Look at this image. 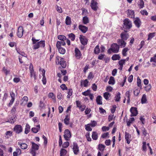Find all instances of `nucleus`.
Here are the masks:
<instances>
[{"label": "nucleus", "instance_id": "nucleus-2", "mask_svg": "<svg viewBox=\"0 0 156 156\" xmlns=\"http://www.w3.org/2000/svg\"><path fill=\"white\" fill-rule=\"evenodd\" d=\"M123 28L124 29L129 30L132 27V23L129 19H126L123 20Z\"/></svg>", "mask_w": 156, "mask_h": 156}, {"label": "nucleus", "instance_id": "nucleus-6", "mask_svg": "<svg viewBox=\"0 0 156 156\" xmlns=\"http://www.w3.org/2000/svg\"><path fill=\"white\" fill-rule=\"evenodd\" d=\"M90 6L91 9L94 11H96L98 8V3L96 1L92 0L90 3Z\"/></svg>", "mask_w": 156, "mask_h": 156}, {"label": "nucleus", "instance_id": "nucleus-62", "mask_svg": "<svg viewBox=\"0 0 156 156\" xmlns=\"http://www.w3.org/2000/svg\"><path fill=\"white\" fill-rule=\"evenodd\" d=\"M62 58L61 57L57 56L56 58V62L57 64L58 65L60 63V58Z\"/></svg>", "mask_w": 156, "mask_h": 156}, {"label": "nucleus", "instance_id": "nucleus-47", "mask_svg": "<svg viewBox=\"0 0 156 156\" xmlns=\"http://www.w3.org/2000/svg\"><path fill=\"white\" fill-rule=\"evenodd\" d=\"M16 120L15 117L14 116L12 117L11 118L7 121V122H8L11 123H14Z\"/></svg>", "mask_w": 156, "mask_h": 156}, {"label": "nucleus", "instance_id": "nucleus-10", "mask_svg": "<svg viewBox=\"0 0 156 156\" xmlns=\"http://www.w3.org/2000/svg\"><path fill=\"white\" fill-rule=\"evenodd\" d=\"M133 20L134 23L136 26L138 28H139L141 23V22L140 19L139 18L136 17L134 18Z\"/></svg>", "mask_w": 156, "mask_h": 156}, {"label": "nucleus", "instance_id": "nucleus-3", "mask_svg": "<svg viewBox=\"0 0 156 156\" xmlns=\"http://www.w3.org/2000/svg\"><path fill=\"white\" fill-rule=\"evenodd\" d=\"M32 147L30 150V153L32 156H35L36 155V151L39 149V146L38 145L33 142H32Z\"/></svg>", "mask_w": 156, "mask_h": 156}, {"label": "nucleus", "instance_id": "nucleus-19", "mask_svg": "<svg viewBox=\"0 0 156 156\" xmlns=\"http://www.w3.org/2000/svg\"><path fill=\"white\" fill-rule=\"evenodd\" d=\"M132 90H130L128 91H127L125 93V95L126 98H127V102L128 103H129L130 102V93H132Z\"/></svg>", "mask_w": 156, "mask_h": 156}, {"label": "nucleus", "instance_id": "nucleus-60", "mask_svg": "<svg viewBox=\"0 0 156 156\" xmlns=\"http://www.w3.org/2000/svg\"><path fill=\"white\" fill-rule=\"evenodd\" d=\"M89 124L91 127H94L97 125V122L96 121H92Z\"/></svg>", "mask_w": 156, "mask_h": 156}, {"label": "nucleus", "instance_id": "nucleus-51", "mask_svg": "<svg viewBox=\"0 0 156 156\" xmlns=\"http://www.w3.org/2000/svg\"><path fill=\"white\" fill-rule=\"evenodd\" d=\"M140 92V90L138 89H136L134 90L133 92L134 95L137 96L138 95Z\"/></svg>", "mask_w": 156, "mask_h": 156}, {"label": "nucleus", "instance_id": "nucleus-8", "mask_svg": "<svg viewBox=\"0 0 156 156\" xmlns=\"http://www.w3.org/2000/svg\"><path fill=\"white\" fill-rule=\"evenodd\" d=\"M71 134L70 131L68 129H66L64 131V137L65 139L67 141L69 140L71 137Z\"/></svg>", "mask_w": 156, "mask_h": 156}, {"label": "nucleus", "instance_id": "nucleus-36", "mask_svg": "<svg viewBox=\"0 0 156 156\" xmlns=\"http://www.w3.org/2000/svg\"><path fill=\"white\" fill-rule=\"evenodd\" d=\"M121 94L119 92H118L115 95V101H119L120 99Z\"/></svg>", "mask_w": 156, "mask_h": 156}, {"label": "nucleus", "instance_id": "nucleus-4", "mask_svg": "<svg viewBox=\"0 0 156 156\" xmlns=\"http://www.w3.org/2000/svg\"><path fill=\"white\" fill-rule=\"evenodd\" d=\"M119 45L116 43H113L111 46V49L114 53H117L119 52Z\"/></svg>", "mask_w": 156, "mask_h": 156}, {"label": "nucleus", "instance_id": "nucleus-56", "mask_svg": "<svg viewBox=\"0 0 156 156\" xmlns=\"http://www.w3.org/2000/svg\"><path fill=\"white\" fill-rule=\"evenodd\" d=\"M105 56V54H101L98 57V59L99 60H103Z\"/></svg>", "mask_w": 156, "mask_h": 156}, {"label": "nucleus", "instance_id": "nucleus-24", "mask_svg": "<svg viewBox=\"0 0 156 156\" xmlns=\"http://www.w3.org/2000/svg\"><path fill=\"white\" fill-rule=\"evenodd\" d=\"M66 45V43L64 41H58L57 42L56 47H61V45L65 46Z\"/></svg>", "mask_w": 156, "mask_h": 156}, {"label": "nucleus", "instance_id": "nucleus-49", "mask_svg": "<svg viewBox=\"0 0 156 156\" xmlns=\"http://www.w3.org/2000/svg\"><path fill=\"white\" fill-rule=\"evenodd\" d=\"M126 61V59H122L118 63L119 66H123V65L125 64Z\"/></svg>", "mask_w": 156, "mask_h": 156}, {"label": "nucleus", "instance_id": "nucleus-44", "mask_svg": "<svg viewBox=\"0 0 156 156\" xmlns=\"http://www.w3.org/2000/svg\"><path fill=\"white\" fill-rule=\"evenodd\" d=\"M83 22L84 24H87L89 22V20L88 18L86 16H84L83 19Z\"/></svg>", "mask_w": 156, "mask_h": 156}, {"label": "nucleus", "instance_id": "nucleus-59", "mask_svg": "<svg viewBox=\"0 0 156 156\" xmlns=\"http://www.w3.org/2000/svg\"><path fill=\"white\" fill-rule=\"evenodd\" d=\"M90 133H87L86 135L87 140L88 141H91L92 140L90 136Z\"/></svg>", "mask_w": 156, "mask_h": 156}, {"label": "nucleus", "instance_id": "nucleus-25", "mask_svg": "<svg viewBox=\"0 0 156 156\" xmlns=\"http://www.w3.org/2000/svg\"><path fill=\"white\" fill-rule=\"evenodd\" d=\"M121 37L122 40L126 41L128 38V35L126 33H122L121 34Z\"/></svg>", "mask_w": 156, "mask_h": 156}, {"label": "nucleus", "instance_id": "nucleus-17", "mask_svg": "<svg viewBox=\"0 0 156 156\" xmlns=\"http://www.w3.org/2000/svg\"><path fill=\"white\" fill-rule=\"evenodd\" d=\"M117 42L121 47H124L126 44V43L124 40L122 39H118L117 40Z\"/></svg>", "mask_w": 156, "mask_h": 156}, {"label": "nucleus", "instance_id": "nucleus-45", "mask_svg": "<svg viewBox=\"0 0 156 156\" xmlns=\"http://www.w3.org/2000/svg\"><path fill=\"white\" fill-rule=\"evenodd\" d=\"M58 38L59 40L62 41H65L66 38V36L63 35H59L58 36Z\"/></svg>", "mask_w": 156, "mask_h": 156}, {"label": "nucleus", "instance_id": "nucleus-9", "mask_svg": "<svg viewBox=\"0 0 156 156\" xmlns=\"http://www.w3.org/2000/svg\"><path fill=\"white\" fill-rule=\"evenodd\" d=\"M14 130L16 133H19L22 131L23 129L20 125H17L15 126Z\"/></svg>", "mask_w": 156, "mask_h": 156}, {"label": "nucleus", "instance_id": "nucleus-11", "mask_svg": "<svg viewBox=\"0 0 156 156\" xmlns=\"http://www.w3.org/2000/svg\"><path fill=\"white\" fill-rule=\"evenodd\" d=\"M75 56L77 59H80L81 56L82 54L80 50L77 48H76L75 49Z\"/></svg>", "mask_w": 156, "mask_h": 156}, {"label": "nucleus", "instance_id": "nucleus-1", "mask_svg": "<svg viewBox=\"0 0 156 156\" xmlns=\"http://www.w3.org/2000/svg\"><path fill=\"white\" fill-rule=\"evenodd\" d=\"M31 40L33 44L32 48L34 50L38 49L40 48H44L45 46V41L44 40L39 41L40 39H36L34 37H32Z\"/></svg>", "mask_w": 156, "mask_h": 156}, {"label": "nucleus", "instance_id": "nucleus-21", "mask_svg": "<svg viewBox=\"0 0 156 156\" xmlns=\"http://www.w3.org/2000/svg\"><path fill=\"white\" fill-rule=\"evenodd\" d=\"M42 76L43 78L42 79V81L43 82V84L44 85H45L46 84V79L45 76V71L44 69H43L42 71Z\"/></svg>", "mask_w": 156, "mask_h": 156}, {"label": "nucleus", "instance_id": "nucleus-63", "mask_svg": "<svg viewBox=\"0 0 156 156\" xmlns=\"http://www.w3.org/2000/svg\"><path fill=\"white\" fill-rule=\"evenodd\" d=\"M60 87L62 90H67V88L64 84L61 85Z\"/></svg>", "mask_w": 156, "mask_h": 156}, {"label": "nucleus", "instance_id": "nucleus-61", "mask_svg": "<svg viewBox=\"0 0 156 156\" xmlns=\"http://www.w3.org/2000/svg\"><path fill=\"white\" fill-rule=\"evenodd\" d=\"M69 145V143L68 142L66 141L62 145V147L64 148H67Z\"/></svg>", "mask_w": 156, "mask_h": 156}, {"label": "nucleus", "instance_id": "nucleus-28", "mask_svg": "<svg viewBox=\"0 0 156 156\" xmlns=\"http://www.w3.org/2000/svg\"><path fill=\"white\" fill-rule=\"evenodd\" d=\"M40 129V125H38L36 126V127L32 128L31 130L33 131V133H36Z\"/></svg>", "mask_w": 156, "mask_h": 156}, {"label": "nucleus", "instance_id": "nucleus-41", "mask_svg": "<svg viewBox=\"0 0 156 156\" xmlns=\"http://www.w3.org/2000/svg\"><path fill=\"white\" fill-rule=\"evenodd\" d=\"M139 8L141 9L144 6V2L143 0H140V2L138 4Z\"/></svg>", "mask_w": 156, "mask_h": 156}, {"label": "nucleus", "instance_id": "nucleus-20", "mask_svg": "<svg viewBox=\"0 0 156 156\" xmlns=\"http://www.w3.org/2000/svg\"><path fill=\"white\" fill-rule=\"evenodd\" d=\"M60 63H59V64H60L62 68H65L66 66V63L64 58H60Z\"/></svg>", "mask_w": 156, "mask_h": 156}, {"label": "nucleus", "instance_id": "nucleus-54", "mask_svg": "<svg viewBox=\"0 0 156 156\" xmlns=\"http://www.w3.org/2000/svg\"><path fill=\"white\" fill-rule=\"evenodd\" d=\"M140 13L143 15L147 16L148 15V12L146 10H141L140 12Z\"/></svg>", "mask_w": 156, "mask_h": 156}, {"label": "nucleus", "instance_id": "nucleus-15", "mask_svg": "<svg viewBox=\"0 0 156 156\" xmlns=\"http://www.w3.org/2000/svg\"><path fill=\"white\" fill-rule=\"evenodd\" d=\"M131 137V135L128 133L126 132H125V138L126 140V143L128 144H129L131 140L130 138Z\"/></svg>", "mask_w": 156, "mask_h": 156}, {"label": "nucleus", "instance_id": "nucleus-53", "mask_svg": "<svg viewBox=\"0 0 156 156\" xmlns=\"http://www.w3.org/2000/svg\"><path fill=\"white\" fill-rule=\"evenodd\" d=\"M30 76L31 77H33L34 79H36V75L35 73L34 72V70L30 71Z\"/></svg>", "mask_w": 156, "mask_h": 156}, {"label": "nucleus", "instance_id": "nucleus-42", "mask_svg": "<svg viewBox=\"0 0 156 156\" xmlns=\"http://www.w3.org/2000/svg\"><path fill=\"white\" fill-rule=\"evenodd\" d=\"M129 49L128 48H124L122 51V55L123 56H126L127 55L126 52L129 50Z\"/></svg>", "mask_w": 156, "mask_h": 156}, {"label": "nucleus", "instance_id": "nucleus-16", "mask_svg": "<svg viewBox=\"0 0 156 156\" xmlns=\"http://www.w3.org/2000/svg\"><path fill=\"white\" fill-rule=\"evenodd\" d=\"M127 11L128 16L131 18H134L135 16L134 11L131 9H128Z\"/></svg>", "mask_w": 156, "mask_h": 156}, {"label": "nucleus", "instance_id": "nucleus-57", "mask_svg": "<svg viewBox=\"0 0 156 156\" xmlns=\"http://www.w3.org/2000/svg\"><path fill=\"white\" fill-rule=\"evenodd\" d=\"M151 84H149L145 87V90L147 92L149 91L151 89Z\"/></svg>", "mask_w": 156, "mask_h": 156}, {"label": "nucleus", "instance_id": "nucleus-31", "mask_svg": "<svg viewBox=\"0 0 156 156\" xmlns=\"http://www.w3.org/2000/svg\"><path fill=\"white\" fill-rule=\"evenodd\" d=\"M18 144L20 146L21 149H25L27 148V145L25 143L22 144L19 142H18Z\"/></svg>", "mask_w": 156, "mask_h": 156}, {"label": "nucleus", "instance_id": "nucleus-12", "mask_svg": "<svg viewBox=\"0 0 156 156\" xmlns=\"http://www.w3.org/2000/svg\"><path fill=\"white\" fill-rule=\"evenodd\" d=\"M23 27L21 26L19 27L17 32V36L18 37L21 38L23 36Z\"/></svg>", "mask_w": 156, "mask_h": 156}, {"label": "nucleus", "instance_id": "nucleus-18", "mask_svg": "<svg viewBox=\"0 0 156 156\" xmlns=\"http://www.w3.org/2000/svg\"><path fill=\"white\" fill-rule=\"evenodd\" d=\"M79 29L83 33H85L88 30V28L83 25H80L79 26Z\"/></svg>", "mask_w": 156, "mask_h": 156}, {"label": "nucleus", "instance_id": "nucleus-48", "mask_svg": "<svg viewBox=\"0 0 156 156\" xmlns=\"http://www.w3.org/2000/svg\"><path fill=\"white\" fill-rule=\"evenodd\" d=\"M105 146L102 144H99L98 145V149L101 151H103L105 149Z\"/></svg>", "mask_w": 156, "mask_h": 156}, {"label": "nucleus", "instance_id": "nucleus-13", "mask_svg": "<svg viewBox=\"0 0 156 156\" xmlns=\"http://www.w3.org/2000/svg\"><path fill=\"white\" fill-rule=\"evenodd\" d=\"M130 112L131 113L130 115L131 117L135 116L137 114V111L136 108L132 107L130 109Z\"/></svg>", "mask_w": 156, "mask_h": 156}, {"label": "nucleus", "instance_id": "nucleus-55", "mask_svg": "<svg viewBox=\"0 0 156 156\" xmlns=\"http://www.w3.org/2000/svg\"><path fill=\"white\" fill-rule=\"evenodd\" d=\"M141 80L139 77L137 79V85L139 87L141 88L142 87L141 84Z\"/></svg>", "mask_w": 156, "mask_h": 156}, {"label": "nucleus", "instance_id": "nucleus-58", "mask_svg": "<svg viewBox=\"0 0 156 156\" xmlns=\"http://www.w3.org/2000/svg\"><path fill=\"white\" fill-rule=\"evenodd\" d=\"M90 91L89 90H87L85 92H82V94L83 95L86 96L89 95L90 94Z\"/></svg>", "mask_w": 156, "mask_h": 156}, {"label": "nucleus", "instance_id": "nucleus-27", "mask_svg": "<svg viewBox=\"0 0 156 156\" xmlns=\"http://www.w3.org/2000/svg\"><path fill=\"white\" fill-rule=\"evenodd\" d=\"M70 117L69 115H67L66 116L65 119L64 120L65 124L66 125H68L69 124Z\"/></svg>", "mask_w": 156, "mask_h": 156}, {"label": "nucleus", "instance_id": "nucleus-33", "mask_svg": "<svg viewBox=\"0 0 156 156\" xmlns=\"http://www.w3.org/2000/svg\"><path fill=\"white\" fill-rule=\"evenodd\" d=\"M120 58V57L118 54H114L113 55L112 57V59L113 60H119Z\"/></svg>", "mask_w": 156, "mask_h": 156}, {"label": "nucleus", "instance_id": "nucleus-37", "mask_svg": "<svg viewBox=\"0 0 156 156\" xmlns=\"http://www.w3.org/2000/svg\"><path fill=\"white\" fill-rule=\"evenodd\" d=\"M109 84L113 85L115 83V80L114 78L112 76H111L108 82Z\"/></svg>", "mask_w": 156, "mask_h": 156}, {"label": "nucleus", "instance_id": "nucleus-30", "mask_svg": "<svg viewBox=\"0 0 156 156\" xmlns=\"http://www.w3.org/2000/svg\"><path fill=\"white\" fill-rule=\"evenodd\" d=\"M147 101V100L146 98V96L145 94H144L141 99V103L142 104L146 103Z\"/></svg>", "mask_w": 156, "mask_h": 156}, {"label": "nucleus", "instance_id": "nucleus-7", "mask_svg": "<svg viewBox=\"0 0 156 156\" xmlns=\"http://www.w3.org/2000/svg\"><path fill=\"white\" fill-rule=\"evenodd\" d=\"M79 39L82 45H85L87 44L88 40L85 36L83 35H80Z\"/></svg>", "mask_w": 156, "mask_h": 156}, {"label": "nucleus", "instance_id": "nucleus-23", "mask_svg": "<svg viewBox=\"0 0 156 156\" xmlns=\"http://www.w3.org/2000/svg\"><path fill=\"white\" fill-rule=\"evenodd\" d=\"M56 47L58 49V52L60 53L62 55L65 54L66 50L64 48L61 47Z\"/></svg>", "mask_w": 156, "mask_h": 156}, {"label": "nucleus", "instance_id": "nucleus-29", "mask_svg": "<svg viewBox=\"0 0 156 156\" xmlns=\"http://www.w3.org/2000/svg\"><path fill=\"white\" fill-rule=\"evenodd\" d=\"M111 94L108 92H105L103 94V96L107 100H109V98L111 96Z\"/></svg>", "mask_w": 156, "mask_h": 156}, {"label": "nucleus", "instance_id": "nucleus-35", "mask_svg": "<svg viewBox=\"0 0 156 156\" xmlns=\"http://www.w3.org/2000/svg\"><path fill=\"white\" fill-rule=\"evenodd\" d=\"M92 139L95 140H97L98 138V133L95 132H93L92 135Z\"/></svg>", "mask_w": 156, "mask_h": 156}, {"label": "nucleus", "instance_id": "nucleus-46", "mask_svg": "<svg viewBox=\"0 0 156 156\" xmlns=\"http://www.w3.org/2000/svg\"><path fill=\"white\" fill-rule=\"evenodd\" d=\"M73 93V90L72 89H69L68 90V95L67 96V98H69L70 96L72 95Z\"/></svg>", "mask_w": 156, "mask_h": 156}, {"label": "nucleus", "instance_id": "nucleus-39", "mask_svg": "<svg viewBox=\"0 0 156 156\" xmlns=\"http://www.w3.org/2000/svg\"><path fill=\"white\" fill-rule=\"evenodd\" d=\"M134 120V118H130L128 121H126L127 125L129 126L131 123H132L133 122Z\"/></svg>", "mask_w": 156, "mask_h": 156}, {"label": "nucleus", "instance_id": "nucleus-43", "mask_svg": "<svg viewBox=\"0 0 156 156\" xmlns=\"http://www.w3.org/2000/svg\"><path fill=\"white\" fill-rule=\"evenodd\" d=\"M155 33H150L148 35V38L147 40L149 41L151 40L152 38L155 36Z\"/></svg>", "mask_w": 156, "mask_h": 156}, {"label": "nucleus", "instance_id": "nucleus-26", "mask_svg": "<svg viewBox=\"0 0 156 156\" xmlns=\"http://www.w3.org/2000/svg\"><path fill=\"white\" fill-rule=\"evenodd\" d=\"M65 23L66 25H69L71 23V18L69 16H67L65 20Z\"/></svg>", "mask_w": 156, "mask_h": 156}, {"label": "nucleus", "instance_id": "nucleus-64", "mask_svg": "<svg viewBox=\"0 0 156 156\" xmlns=\"http://www.w3.org/2000/svg\"><path fill=\"white\" fill-rule=\"evenodd\" d=\"M88 83V81L87 79L84 80L83 82V84L84 87H87V86Z\"/></svg>", "mask_w": 156, "mask_h": 156}, {"label": "nucleus", "instance_id": "nucleus-32", "mask_svg": "<svg viewBox=\"0 0 156 156\" xmlns=\"http://www.w3.org/2000/svg\"><path fill=\"white\" fill-rule=\"evenodd\" d=\"M100 50L99 45H97L94 48V52L95 54L98 55L100 52Z\"/></svg>", "mask_w": 156, "mask_h": 156}, {"label": "nucleus", "instance_id": "nucleus-52", "mask_svg": "<svg viewBox=\"0 0 156 156\" xmlns=\"http://www.w3.org/2000/svg\"><path fill=\"white\" fill-rule=\"evenodd\" d=\"M48 97L50 98H51L53 100H55V97L53 93H50L49 94Z\"/></svg>", "mask_w": 156, "mask_h": 156}, {"label": "nucleus", "instance_id": "nucleus-40", "mask_svg": "<svg viewBox=\"0 0 156 156\" xmlns=\"http://www.w3.org/2000/svg\"><path fill=\"white\" fill-rule=\"evenodd\" d=\"M69 38H70L72 41H74L75 38V35L73 33H70L68 34Z\"/></svg>", "mask_w": 156, "mask_h": 156}, {"label": "nucleus", "instance_id": "nucleus-34", "mask_svg": "<svg viewBox=\"0 0 156 156\" xmlns=\"http://www.w3.org/2000/svg\"><path fill=\"white\" fill-rule=\"evenodd\" d=\"M30 127L28 124H27L26 125L25 133L26 134H27L30 131Z\"/></svg>", "mask_w": 156, "mask_h": 156}, {"label": "nucleus", "instance_id": "nucleus-22", "mask_svg": "<svg viewBox=\"0 0 156 156\" xmlns=\"http://www.w3.org/2000/svg\"><path fill=\"white\" fill-rule=\"evenodd\" d=\"M96 101L98 105H102V98L101 96L99 95L97 97Z\"/></svg>", "mask_w": 156, "mask_h": 156}, {"label": "nucleus", "instance_id": "nucleus-14", "mask_svg": "<svg viewBox=\"0 0 156 156\" xmlns=\"http://www.w3.org/2000/svg\"><path fill=\"white\" fill-rule=\"evenodd\" d=\"M10 95L11 98V99L10 101V102L9 103V105L10 106L12 105L15 100V94L13 91H11L10 92Z\"/></svg>", "mask_w": 156, "mask_h": 156}, {"label": "nucleus", "instance_id": "nucleus-38", "mask_svg": "<svg viewBox=\"0 0 156 156\" xmlns=\"http://www.w3.org/2000/svg\"><path fill=\"white\" fill-rule=\"evenodd\" d=\"M67 153L66 150L64 149H62L60 151V156H64Z\"/></svg>", "mask_w": 156, "mask_h": 156}, {"label": "nucleus", "instance_id": "nucleus-50", "mask_svg": "<svg viewBox=\"0 0 156 156\" xmlns=\"http://www.w3.org/2000/svg\"><path fill=\"white\" fill-rule=\"evenodd\" d=\"M90 125L89 124L86 125L85 126L86 129L89 131H91L92 129L90 127Z\"/></svg>", "mask_w": 156, "mask_h": 156}, {"label": "nucleus", "instance_id": "nucleus-5", "mask_svg": "<svg viewBox=\"0 0 156 156\" xmlns=\"http://www.w3.org/2000/svg\"><path fill=\"white\" fill-rule=\"evenodd\" d=\"M72 149L74 154L77 155L79 153L80 150L79 147L76 143L73 142L72 145Z\"/></svg>", "mask_w": 156, "mask_h": 156}]
</instances>
